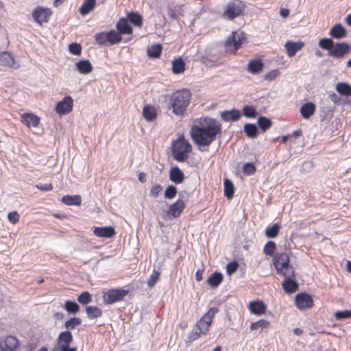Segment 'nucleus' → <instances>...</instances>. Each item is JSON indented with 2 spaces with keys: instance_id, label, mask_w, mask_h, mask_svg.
Here are the masks:
<instances>
[{
  "instance_id": "nucleus-1",
  "label": "nucleus",
  "mask_w": 351,
  "mask_h": 351,
  "mask_svg": "<svg viewBox=\"0 0 351 351\" xmlns=\"http://www.w3.org/2000/svg\"><path fill=\"white\" fill-rule=\"evenodd\" d=\"M201 126L194 125L191 129V136L199 146H209L217 134L221 133V124L215 119L205 117Z\"/></svg>"
},
{
  "instance_id": "nucleus-2",
  "label": "nucleus",
  "mask_w": 351,
  "mask_h": 351,
  "mask_svg": "<svg viewBox=\"0 0 351 351\" xmlns=\"http://www.w3.org/2000/svg\"><path fill=\"white\" fill-rule=\"evenodd\" d=\"M191 96V92L187 89L178 90L171 96V106L175 114L182 115L185 112Z\"/></svg>"
},
{
  "instance_id": "nucleus-3",
  "label": "nucleus",
  "mask_w": 351,
  "mask_h": 351,
  "mask_svg": "<svg viewBox=\"0 0 351 351\" xmlns=\"http://www.w3.org/2000/svg\"><path fill=\"white\" fill-rule=\"evenodd\" d=\"M171 147V153L175 160L183 162L188 160L189 154L192 151V147L184 136L174 141Z\"/></svg>"
},
{
  "instance_id": "nucleus-4",
  "label": "nucleus",
  "mask_w": 351,
  "mask_h": 351,
  "mask_svg": "<svg viewBox=\"0 0 351 351\" xmlns=\"http://www.w3.org/2000/svg\"><path fill=\"white\" fill-rule=\"evenodd\" d=\"M245 4L239 0L230 1L226 5V9L223 14V17L228 20H232L239 16L243 11Z\"/></svg>"
},
{
  "instance_id": "nucleus-5",
  "label": "nucleus",
  "mask_w": 351,
  "mask_h": 351,
  "mask_svg": "<svg viewBox=\"0 0 351 351\" xmlns=\"http://www.w3.org/2000/svg\"><path fill=\"white\" fill-rule=\"evenodd\" d=\"M218 311L217 308H211L209 311L196 323L195 326L196 329L200 330L203 335L208 332L209 327L212 323V319L215 314Z\"/></svg>"
},
{
  "instance_id": "nucleus-6",
  "label": "nucleus",
  "mask_w": 351,
  "mask_h": 351,
  "mask_svg": "<svg viewBox=\"0 0 351 351\" xmlns=\"http://www.w3.org/2000/svg\"><path fill=\"white\" fill-rule=\"evenodd\" d=\"M129 291L123 289H110L104 295V300L106 304H113L123 300Z\"/></svg>"
},
{
  "instance_id": "nucleus-7",
  "label": "nucleus",
  "mask_w": 351,
  "mask_h": 351,
  "mask_svg": "<svg viewBox=\"0 0 351 351\" xmlns=\"http://www.w3.org/2000/svg\"><path fill=\"white\" fill-rule=\"evenodd\" d=\"M245 39V34L242 31L233 32L226 40V46L228 48L232 47V51H236L241 47L243 40Z\"/></svg>"
},
{
  "instance_id": "nucleus-8",
  "label": "nucleus",
  "mask_w": 351,
  "mask_h": 351,
  "mask_svg": "<svg viewBox=\"0 0 351 351\" xmlns=\"http://www.w3.org/2000/svg\"><path fill=\"white\" fill-rule=\"evenodd\" d=\"M19 346V339L12 335H7L0 339L1 351H15Z\"/></svg>"
},
{
  "instance_id": "nucleus-9",
  "label": "nucleus",
  "mask_w": 351,
  "mask_h": 351,
  "mask_svg": "<svg viewBox=\"0 0 351 351\" xmlns=\"http://www.w3.org/2000/svg\"><path fill=\"white\" fill-rule=\"evenodd\" d=\"M350 47L346 43H334L333 47L328 51V55L336 58H341L349 52Z\"/></svg>"
},
{
  "instance_id": "nucleus-10",
  "label": "nucleus",
  "mask_w": 351,
  "mask_h": 351,
  "mask_svg": "<svg viewBox=\"0 0 351 351\" xmlns=\"http://www.w3.org/2000/svg\"><path fill=\"white\" fill-rule=\"evenodd\" d=\"M52 12L49 8L37 7L32 12L34 19L40 25L48 22Z\"/></svg>"
},
{
  "instance_id": "nucleus-11",
  "label": "nucleus",
  "mask_w": 351,
  "mask_h": 351,
  "mask_svg": "<svg viewBox=\"0 0 351 351\" xmlns=\"http://www.w3.org/2000/svg\"><path fill=\"white\" fill-rule=\"evenodd\" d=\"M73 99L70 96H66L62 101L58 102L56 110L59 114H66L73 110Z\"/></svg>"
},
{
  "instance_id": "nucleus-12",
  "label": "nucleus",
  "mask_w": 351,
  "mask_h": 351,
  "mask_svg": "<svg viewBox=\"0 0 351 351\" xmlns=\"http://www.w3.org/2000/svg\"><path fill=\"white\" fill-rule=\"evenodd\" d=\"M273 263L277 272H282V270L289 265V258L287 253L277 254L273 258Z\"/></svg>"
},
{
  "instance_id": "nucleus-13",
  "label": "nucleus",
  "mask_w": 351,
  "mask_h": 351,
  "mask_svg": "<svg viewBox=\"0 0 351 351\" xmlns=\"http://www.w3.org/2000/svg\"><path fill=\"white\" fill-rule=\"evenodd\" d=\"M295 304L300 309L311 308L313 304V301L310 295L306 293H298L295 296Z\"/></svg>"
},
{
  "instance_id": "nucleus-14",
  "label": "nucleus",
  "mask_w": 351,
  "mask_h": 351,
  "mask_svg": "<svg viewBox=\"0 0 351 351\" xmlns=\"http://www.w3.org/2000/svg\"><path fill=\"white\" fill-rule=\"evenodd\" d=\"M185 207L183 201L178 199L176 202L172 204L167 211V215L171 218L178 217Z\"/></svg>"
},
{
  "instance_id": "nucleus-15",
  "label": "nucleus",
  "mask_w": 351,
  "mask_h": 351,
  "mask_svg": "<svg viewBox=\"0 0 351 351\" xmlns=\"http://www.w3.org/2000/svg\"><path fill=\"white\" fill-rule=\"evenodd\" d=\"M304 44L302 41L292 42L289 40L285 43V47L287 50V53L289 57H293L295 53L300 50Z\"/></svg>"
},
{
  "instance_id": "nucleus-16",
  "label": "nucleus",
  "mask_w": 351,
  "mask_h": 351,
  "mask_svg": "<svg viewBox=\"0 0 351 351\" xmlns=\"http://www.w3.org/2000/svg\"><path fill=\"white\" fill-rule=\"evenodd\" d=\"M184 178V173L178 167H173L170 169L169 180L176 184L182 183Z\"/></svg>"
},
{
  "instance_id": "nucleus-17",
  "label": "nucleus",
  "mask_w": 351,
  "mask_h": 351,
  "mask_svg": "<svg viewBox=\"0 0 351 351\" xmlns=\"http://www.w3.org/2000/svg\"><path fill=\"white\" fill-rule=\"evenodd\" d=\"M0 61L3 66H7L13 69L19 67V64H16L14 57L10 52H1L0 54Z\"/></svg>"
},
{
  "instance_id": "nucleus-18",
  "label": "nucleus",
  "mask_w": 351,
  "mask_h": 351,
  "mask_svg": "<svg viewBox=\"0 0 351 351\" xmlns=\"http://www.w3.org/2000/svg\"><path fill=\"white\" fill-rule=\"evenodd\" d=\"M335 109V106L328 104V101H324L321 106V117L322 119H330L333 114Z\"/></svg>"
},
{
  "instance_id": "nucleus-19",
  "label": "nucleus",
  "mask_w": 351,
  "mask_h": 351,
  "mask_svg": "<svg viewBox=\"0 0 351 351\" xmlns=\"http://www.w3.org/2000/svg\"><path fill=\"white\" fill-rule=\"evenodd\" d=\"M21 121L29 128L37 127L40 123V118L31 113H25L21 115Z\"/></svg>"
},
{
  "instance_id": "nucleus-20",
  "label": "nucleus",
  "mask_w": 351,
  "mask_h": 351,
  "mask_svg": "<svg viewBox=\"0 0 351 351\" xmlns=\"http://www.w3.org/2000/svg\"><path fill=\"white\" fill-rule=\"evenodd\" d=\"M94 234L99 237L110 238L115 234V230L113 227H95L93 230Z\"/></svg>"
},
{
  "instance_id": "nucleus-21",
  "label": "nucleus",
  "mask_w": 351,
  "mask_h": 351,
  "mask_svg": "<svg viewBox=\"0 0 351 351\" xmlns=\"http://www.w3.org/2000/svg\"><path fill=\"white\" fill-rule=\"evenodd\" d=\"M117 29L120 34H131L132 28L126 19L121 18L116 25Z\"/></svg>"
},
{
  "instance_id": "nucleus-22",
  "label": "nucleus",
  "mask_w": 351,
  "mask_h": 351,
  "mask_svg": "<svg viewBox=\"0 0 351 351\" xmlns=\"http://www.w3.org/2000/svg\"><path fill=\"white\" fill-rule=\"evenodd\" d=\"M249 309L252 313L261 315L265 313L266 306L262 301H253L250 302Z\"/></svg>"
},
{
  "instance_id": "nucleus-23",
  "label": "nucleus",
  "mask_w": 351,
  "mask_h": 351,
  "mask_svg": "<svg viewBox=\"0 0 351 351\" xmlns=\"http://www.w3.org/2000/svg\"><path fill=\"white\" fill-rule=\"evenodd\" d=\"M241 117V112L237 109L231 110H225L221 113V118L224 121H235Z\"/></svg>"
},
{
  "instance_id": "nucleus-24",
  "label": "nucleus",
  "mask_w": 351,
  "mask_h": 351,
  "mask_svg": "<svg viewBox=\"0 0 351 351\" xmlns=\"http://www.w3.org/2000/svg\"><path fill=\"white\" fill-rule=\"evenodd\" d=\"M73 341V335L69 330L62 332L58 336V349L63 347L69 346V343Z\"/></svg>"
},
{
  "instance_id": "nucleus-25",
  "label": "nucleus",
  "mask_w": 351,
  "mask_h": 351,
  "mask_svg": "<svg viewBox=\"0 0 351 351\" xmlns=\"http://www.w3.org/2000/svg\"><path fill=\"white\" fill-rule=\"evenodd\" d=\"M77 71L82 74H88L93 71V66L88 60H80L75 63Z\"/></svg>"
},
{
  "instance_id": "nucleus-26",
  "label": "nucleus",
  "mask_w": 351,
  "mask_h": 351,
  "mask_svg": "<svg viewBox=\"0 0 351 351\" xmlns=\"http://www.w3.org/2000/svg\"><path fill=\"white\" fill-rule=\"evenodd\" d=\"M282 288L287 293H293L298 290V284L293 278H285L282 284Z\"/></svg>"
},
{
  "instance_id": "nucleus-27",
  "label": "nucleus",
  "mask_w": 351,
  "mask_h": 351,
  "mask_svg": "<svg viewBox=\"0 0 351 351\" xmlns=\"http://www.w3.org/2000/svg\"><path fill=\"white\" fill-rule=\"evenodd\" d=\"M315 111V105L312 102L303 104L300 108V113L304 119L310 118Z\"/></svg>"
},
{
  "instance_id": "nucleus-28",
  "label": "nucleus",
  "mask_w": 351,
  "mask_h": 351,
  "mask_svg": "<svg viewBox=\"0 0 351 351\" xmlns=\"http://www.w3.org/2000/svg\"><path fill=\"white\" fill-rule=\"evenodd\" d=\"M329 34L334 38L341 39L346 36V29L340 24H335L330 30Z\"/></svg>"
},
{
  "instance_id": "nucleus-29",
  "label": "nucleus",
  "mask_w": 351,
  "mask_h": 351,
  "mask_svg": "<svg viewBox=\"0 0 351 351\" xmlns=\"http://www.w3.org/2000/svg\"><path fill=\"white\" fill-rule=\"evenodd\" d=\"M263 66V62L261 60L256 59L248 62L247 69L252 74H258L262 71Z\"/></svg>"
},
{
  "instance_id": "nucleus-30",
  "label": "nucleus",
  "mask_w": 351,
  "mask_h": 351,
  "mask_svg": "<svg viewBox=\"0 0 351 351\" xmlns=\"http://www.w3.org/2000/svg\"><path fill=\"white\" fill-rule=\"evenodd\" d=\"M96 5V0H84L79 9L82 16H85L94 10Z\"/></svg>"
},
{
  "instance_id": "nucleus-31",
  "label": "nucleus",
  "mask_w": 351,
  "mask_h": 351,
  "mask_svg": "<svg viewBox=\"0 0 351 351\" xmlns=\"http://www.w3.org/2000/svg\"><path fill=\"white\" fill-rule=\"evenodd\" d=\"M61 201L68 206H80L82 203V197L80 195H66L62 197Z\"/></svg>"
},
{
  "instance_id": "nucleus-32",
  "label": "nucleus",
  "mask_w": 351,
  "mask_h": 351,
  "mask_svg": "<svg viewBox=\"0 0 351 351\" xmlns=\"http://www.w3.org/2000/svg\"><path fill=\"white\" fill-rule=\"evenodd\" d=\"M183 5H176L173 6H169L167 10V15L172 20L177 19L180 15H183L184 12Z\"/></svg>"
},
{
  "instance_id": "nucleus-33",
  "label": "nucleus",
  "mask_w": 351,
  "mask_h": 351,
  "mask_svg": "<svg viewBox=\"0 0 351 351\" xmlns=\"http://www.w3.org/2000/svg\"><path fill=\"white\" fill-rule=\"evenodd\" d=\"M223 275L220 272L215 271L207 279V283L212 287H217L223 280Z\"/></svg>"
},
{
  "instance_id": "nucleus-34",
  "label": "nucleus",
  "mask_w": 351,
  "mask_h": 351,
  "mask_svg": "<svg viewBox=\"0 0 351 351\" xmlns=\"http://www.w3.org/2000/svg\"><path fill=\"white\" fill-rule=\"evenodd\" d=\"M143 115L147 121H152L156 117V109L152 106L147 105L143 108Z\"/></svg>"
},
{
  "instance_id": "nucleus-35",
  "label": "nucleus",
  "mask_w": 351,
  "mask_h": 351,
  "mask_svg": "<svg viewBox=\"0 0 351 351\" xmlns=\"http://www.w3.org/2000/svg\"><path fill=\"white\" fill-rule=\"evenodd\" d=\"M185 63L180 58L172 62V71L174 74H180L184 71Z\"/></svg>"
},
{
  "instance_id": "nucleus-36",
  "label": "nucleus",
  "mask_w": 351,
  "mask_h": 351,
  "mask_svg": "<svg viewBox=\"0 0 351 351\" xmlns=\"http://www.w3.org/2000/svg\"><path fill=\"white\" fill-rule=\"evenodd\" d=\"M335 88L341 95L351 96V86L347 83L339 82L337 84Z\"/></svg>"
},
{
  "instance_id": "nucleus-37",
  "label": "nucleus",
  "mask_w": 351,
  "mask_h": 351,
  "mask_svg": "<svg viewBox=\"0 0 351 351\" xmlns=\"http://www.w3.org/2000/svg\"><path fill=\"white\" fill-rule=\"evenodd\" d=\"M128 19L136 27H141L143 24L142 16L138 12H130L127 15Z\"/></svg>"
},
{
  "instance_id": "nucleus-38",
  "label": "nucleus",
  "mask_w": 351,
  "mask_h": 351,
  "mask_svg": "<svg viewBox=\"0 0 351 351\" xmlns=\"http://www.w3.org/2000/svg\"><path fill=\"white\" fill-rule=\"evenodd\" d=\"M162 47L160 44H154L147 49V55L151 58H158L162 52Z\"/></svg>"
},
{
  "instance_id": "nucleus-39",
  "label": "nucleus",
  "mask_w": 351,
  "mask_h": 351,
  "mask_svg": "<svg viewBox=\"0 0 351 351\" xmlns=\"http://www.w3.org/2000/svg\"><path fill=\"white\" fill-rule=\"evenodd\" d=\"M243 130L250 138H255L258 134V128L254 123H246L244 125Z\"/></svg>"
},
{
  "instance_id": "nucleus-40",
  "label": "nucleus",
  "mask_w": 351,
  "mask_h": 351,
  "mask_svg": "<svg viewBox=\"0 0 351 351\" xmlns=\"http://www.w3.org/2000/svg\"><path fill=\"white\" fill-rule=\"evenodd\" d=\"M86 314L88 318L95 319L100 317L102 311L96 306H88L86 308Z\"/></svg>"
},
{
  "instance_id": "nucleus-41",
  "label": "nucleus",
  "mask_w": 351,
  "mask_h": 351,
  "mask_svg": "<svg viewBox=\"0 0 351 351\" xmlns=\"http://www.w3.org/2000/svg\"><path fill=\"white\" fill-rule=\"evenodd\" d=\"M234 187L231 180L225 179L224 180V195L227 199H230L233 197Z\"/></svg>"
},
{
  "instance_id": "nucleus-42",
  "label": "nucleus",
  "mask_w": 351,
  "mask_h": 351,
  "mask_svg": "<svg viewBox=\"0 0 351 351\" xmlns=\"http://www.w3.org/2000/svg\"><path fill=\"white\" fill-rule=\"evenodd\" d=\"M257 124L261 130L265 132L271 126L272 121L269 118L261 116L258 119Z\"/></svg>"
},
{
  "instance_id": "nucleus-43",
  "label": "nucleus",
  "mask_w": 351,
  "mask_h": 351,
  "mask_svg": "<svg viewBox=\"0 0 351 351\" xmlns=\"http://www.w3.org/2000/svg\"><path fill=\"white\" fill-rule=\"evenodd\" d=\"M64 309L69 313H76L80 310V306L73 301L71 300H67L64 303Z\"/></svg>"
},
{
  "instance_id": "nucleus-44",
  "label": "nucleus",
  "mask_w": 351,
  "mask_h": 351,
  "mask_svg": "<svg viewBox=\"0 0 351 351\" xmlns=\"http://www.w3.org/2000/svg\"><path fill=\"white\" fill-rule=\"evenodd\" d=\"M108 40L110 44H117L121 42L122 38L121 34L114 30L108 32Z\"/></svg>"
},
{
  "instance_id": "nucleus-45",
  "label": "nucleus",
  "mask_w": 351,
  "mask_h": 351,
  "mask_svg": "<svg viewBox=\"0 0 351 351\" xmlns=\"http://www.w3.org/2000/svg\"><path fill=\"white\" fill-rule=\"evenodd\" d=\"M280 226L278 223H274L265 230V235L268 238H275L278 234Z\"/></svg>"
},
{
  "instance_id": "nucleus-46",
  "label": "nucleus",
  "mask_w": 351,
  "mask_h": 351,
  "mask_svg": "<svg viewBox=\"0 0 351 351\" xmlns=\"http://www.w3.org/2000/svg\"><path fill=\"white\" fill-rule=\"evenodd\" d=\"M243 114L247 118H255L258 112L252 106H244L243 108Z\"/></svg>"
},
{
  "instance_id": "nucleus-47",
  "label": "nucleus",
  "mask_w": 351,
  "mask_h": 351,
  "mask_svg": "<svg viewBox=\"0 0 351 351\" xmlns=\"http://www.w3.org/2000/svg\"><path fill=\"white\" fill-rule=\"evenodd\" d=\"M269 326V322L265 319H260L258 322H253L250 325L251 330L266 328Z\"/></svg>"
},
{
  "instance_id": "nucleus-48",
  "label": "nucleus",
  "mask_w": 351,
  "mask_h": 351,
  "mask_svg": "<svg viewBox=\"0 0 351 351\" xmlns=\"http://www.w3.org/2000/svg\"><path fill=\"white\" fill-rule=\"evenodd\" d=\"M82 324V319L79 317H72L65 322L64 326L67 330H73L75 326Z\"/></svg>"
},
{
  "instance_id": "nucleus-49",
  "label": "nucleus",
  "mask_w": 351,
  "mask_h": 351,
  "mask_svg": "<svg viewBox=\"0 0 351 351\" xmlns=\"http://www.w3.org/2000/svg\"><path fill=\"white\" fill-rule=\"evenodd\" d=\"M334 42L330 38H322L319 41V46L323 49H326L330 51V49H332V47L334 45Z\"/></svg>"
},
{
  "instance_id": "nucleus-50",
  "label": "nucleus",
  "mask_w": 351,
  "mask_h": 351,
  "mask_svg": "<svg viewBox=\"0 0 351 351\" xmlns=\"http://www.w3.org/2000/svg\"><path fill=\"white\" fill-rule=\"evenodd\" d=\"M276 248V243L274 241H269L267 242V243L265 244V245L264 247L263 252L266 255L273 256Z\"/></svg>"
},
{
  "instance_id": "nucleus-51",
  "label": "nucleus",
  "mask_w": 351,
  "mask_h": 351,
  "mask_svg": "<svg viewBox=\"0 0 351 351\" xmlns=\"http://www.w3.org/2000/svg\"><path fill=\"white\" fill-rule=\"evenodd\" d=\"M177 194V189L173 185H169L165 191V197L166 199H171L176 197Z\"/></svg>"
},
{
  "instance_id": "nucleus-52",
  "label": "nucleus",
  "mask_w": 351,
  "mask_h": 351,
  "mask_svg": "<svg viewBox=\"0 0 351 351\" xmlns=\"http://www.w3.org/2000/svg\"><path fill=\"white\" fill-rule=\"evenodd\" d=\"M77 300L83 305L88 304L91 302V295L88 291H84L78 296Z\"/></svg>"
},
{
  "instance_id": "nucleus-53",
  "label": "nucleus",
  "mask_w": 351,
  "mask_h": 351,
  "mask_svg": "<svg viewBox=\"0 0 351 351\" xmlns=\"http://www.w3.org/2000/svg\"><path fill=\"white\" fill-rule=\"evenodd\" d=\"M108 32H99L95 34V39L97 44L105 45L108 42Z\"/></svg>"
},
{
  "instance_id": "nucleus-54",
  "label": "nucleus",
  "mask_w": 351,
  "mask_h": 351,
  "mask_svg": "<svg viewBox=\"0 0 351 351\" xmlns=\"http://www.w3.org/2000/svg\"><path fill=\"white\" fill-rule=\"evenodd\" d=\"M335 317L337 320H343L351 317V310L337 311L335 313Z\"/></svg>"
},
{
  "instance_id": "nucleus-55",
  "label": "nucleus",
  "mask_w": 351,
  "mask_h": 351,
  "mask_svg": "<svg viewBox=\"0 0 351 351\" xmlns=\"http://www.w3.org/2000/svg\"><path fill=\"white\" fill-rule=\"evenodd\" d=\"M69 51L73 55L79 56L82 52V46L77 43H71L69 45Z\"/></svg>"
},
{
  "instance_id": "nucleus-56",
  "label": "nucleus",
  "mask_w": 351,
  "mask_h": 351,
  "mask_svg": "<svg viewBox=\"0 0 351 351\" xmlns=\"http://www.w3.org/2000/svg\"><path fill=\"white\" fill-rule=\"evenodd\" d=\"M160 274L158 271H154L153 274L151 275L150 278L147 281V285L149 287H153L155 285V284L159 280Z\"/></svg>"
},
{
  "instance_id": "nucleus-57",
  "label": "nucleus",
  "mask_w": 351,
  "mask_h": 351,
  "mask_svg": "<svg viewBox=\"0 0 351 351\" xmlns=\"http://www.w3.org/2000/svg\"><path fill=\"white\" fill-rule=\"evenodd\" d=\"M278 274L282 275L285 278H293L295 277L294 269L293 267L289 265L282 270V272H278Z\"/></svg>"
},
{
  "instance_id": "nucleus-58",
  "label": "nucleus",
  "mask_w": 351,
  "mask_h": 351,
  "mask_svg": "<svg viewBox=\"0 0 351 351\" xmlns=\"http://www.w3.org/2000/svg\"><path fill=\"white\" fill-rule=\"evenodd\" d=\"M202 332L194 326L193 330L189 333L188 337L189 342H192L200 337Z\"/></svg>"
},
{
  "instance_id": "nucleus-59",
  "label": "nucleus",
  "mask_w": 351,
  "mask_h": 351,
  "mask_svg": "<svg viewBox=\"0 0 351 351\" xmlns=\"http://www.w3.org/2000/svg\"><path fill=\"white\" fill-rule=\"evenodd\" d=\"M239 264L237 262L233 261L228 263L226 266V272L228 275L230 276L235 273L238 269Z\"/></svg>"
},
{
  "instance_id": "nucleus-60",
  "label": "nucleus",
  "mask_w": 351,
  "mask_h": 351,
  "mask_svg": "<svg viewBox=\"0 0 351 351\" xmlns=\"http://www.w3.org/2000/svg\"><path fill=\"white\" fill-rule=\"evenodd\" d=\"M243 172L247 175H252L256 171L255 166L251 162H247L243 165Z\"/></svg>"
},
{
  "instance_id": "nucleus-61",
  "label": "nucleus",
  "mask_w": 351,
  "mask_h": 351,
  "mask_svg": "<svg viewBox=\"0 0 351 351\" xmlns=\"http://www.w3.org/2000/svg\"><path fill=\"white\" fill-rule=\"evenodd\" d=\"M162 190V186L160 184H156L151 189L149 194L153 197H157Z\"/></svg>"
},
{
  "instance_id": "nucleus-62",
  "label": "nucleus",
  "mask_w": 351,
  "mask_h": 351,
  "mask_svg": "<svg viewBox=\"0 0 351 351\" xmlns=\"http://www.w3.org/2000/svg\"><path fill=\"white\" fill-rule=\"evenodd\" d=\"M280 74L278 69H274L269 72L265 75V80L267 81H271L275 79Z\"/></svg>"
},
{
  "instance_id": "nucleus-63",
  "label": "nucleus",
  "mask_w": 351,
  "mask_h": 351,
  "mask_svg": "<svg viewBox=\"0 0 351 351\" xmlns=\"http://www.w3.org/2000/svg\"><path fill=\"white\" fill-rule=\"evenodd\" d=\"M36 187L42 191H50L53 189V185L51 183L45 184H38L36 185Z\"/></svg>"
},
{
  "instance_id": "nucleus-64",
  "label": "nucleus",
  "mask_w": 351,
  "mask_h": 351,
  "mask_svg": "<svg viewBox=\"0 0 351 351\" xmlns=\"http://www.w3.org/2000/svg\"><path fill=\"white\" fill-rule=\"evenodd\" d=\"M8 218L11 223L14 224L19 221V215L16 211H13L8 214Z\"/></svg>"
}]
</instances>
